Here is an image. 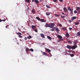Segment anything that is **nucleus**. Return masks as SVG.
Segmentation results:
<instances>
[{
	"instance_id": "nucleus-24",
	"label": "nucleus",
	"mask_w": 80,
	"mask_h": 80,
	"mask_svg": "<svg viewBox=\"0 0 80 80\" xmlns=\"http://www.w3.org/2000/svg\"><path fill=\"white\" fill-rule=\"evenodd\" d=\"M79 24H80V23L78 22L75 23V25H79Z\"/></svg>"
},
{
	"instance_id": "nucleus-29",
	"label": "nucleus",
	"mask_w": 80,
	"mask_h": 80,
	"mask_svg": "<svg viewBox=\"0 0 80 80\" xmlns=\"http://www.w3.org/2000/svg\"><path fill=\"white\" fill-rule=\"evenodd\" d=\"M42 53L44 55H47V53L46 52H43Z\"/></svg>"
},
{
	"instance_id": "nucleus-32",
	"label": "nucleus",
	"mask_w": 80,
	"mask_h": 80,
	"mask_svg": "<svg viewBox=\"0 0 80 80\" xmlns=\"http://www.w3.org/2000/svg\"><path fill=\"white\" fill-rule=\"evenodd\" d=\"M30 51H31V52H33L34 50L32 48H31L30 49Z\"/></svg>"
},
{
	"instance_id": "nucleus-37",
	"label": "nucleus",
	"mask_w": 80,
	"mask_h": 80,
	"mask_svg": "<svg viewBox=\"0 0 80 80\" xmlns=\"http://www.w3.org/2000/svg\"><path fill=\"white\" fill-rule=\"evenodd\" d=\"M35 32H38V30H37V29H35L34 30Z\"/></svg>"
},
{
	"instance_id": "nucleus-1",
	"label": "nucleus",
	"mask_w": 80,
	"mask_h": 80,
	"mask_svg": "<svg viewBox=\"0 0 80 80\" xmlns=\"http://www.w3.org/2000/svg\"><path fill=\"white\" fill-rule=\"evenodd\" d=\"M50 24L51 28H55V27H53V26H55V24L54 23H50Z\"/></svg>"
},
{
	"instance_id": "nucleus-58",
	"label": "nucleus",
	"mask_w": 80,
	"mask_h": 80,
	"mask_svg": "<svg viewBox=\"0 0 80 80\" xmlns=\"http://www.w3.org/2000/svg\"><path fill=\"white\" fill-rule=\"evenodd\" d=\"M78 22H80V20H79Z\"/></svg>"
},
{
	"instance_id": "nucleus-15",
	"label": "nucleus",
	"mask_w": 80,
	"mask_h": 80,
	"mask_svg": "<svg viewBox=\"0 0 80 80\" xmlns=\"http://www.w3.org/2000/svg\"><path fill=\"white\" fill-rule=\"evenodd\" d=\"M73 9H72V10H71V11H70V14L71 15H73Z\"/></svg>"
},
{
	"instance_id": "nucleus-4",
	"label": "nucleus",
	"mask_w": 80,
	"mask_h": 80,
	"mask_svg": "<svg viewBox=\"0 0 80 80\" xmlns=\"http://www.w3.org/2000/svg\"><path fill=\"white\" fill-rule=\"evenodd\" d=\"M31 28L33 30H34L37 28V26H36L32 25L31 26Z\"/></svg>"
},
{
	"instance_id": "nucleus-11",
	"label": "nucleus",
	"mask_w": 80,
	"mask_h": 80,
	"mask_svg": "<svg viewBox=\"0 0 80 80\" xmlns=\"http://www.w3.org/2000/svg\"><path fill=\"white\" fill-rule=\"evenodd\" d=\"M41 37H42V38H45V36L43 34H41Z\"/></svg>"
},
{
	"instance_id": "nucleus-18",
	"label": "nucleus",
	"mask_w": 80,
	"mask_h": 80,
	"mask_svg": "<svg viewBox=\"0 0 80 80\" xmlns=\"http://www.w3.org/2000/svg\"><path fill=\"white\" fill-rule=\"evenodd\" d=\"M68 9L69 11H70L72 10V9H71V8H70V7H68Z\"/></svg>"
},
{
	"instance_id": "nucleus-30",
	"label": "nucleus",
	"mask_w": 80,
	"mask_h": 80,
	"mask_svg": "<svg viewBox=\"0 0 80 80\" xmlns=\"http://www.w3.org/2000/svg\"><path fill=\"white\" fill-rule=\"evenodd\" d=\"M17 34L18 35H22V34L20 32H18V33H17Z\"/></svg>"
},
{
	"instance_id": "nucleus-48",
	"label": "nucleus",
	"mask_w": 80,
	"mask_h": 80,
	"mask_svg": "<svg viewBox=\"0 0 80 80\" xmlns=\"http://www.w3.org/2000/svg\"><path fill=\"white\" fill-rule=\"evenodd\" d=\"M60 2H63V0H59Z\"/></svg>"
},
{
	"instance_id": "nucleus-27",
	"label": "nucleus",
	"mask_w": 80,
	"mask_h": 80,
	"mask_svg": "<svg viewBox=\"0 0 80 80\" xmlns=\"http://www.w3.org/2000/svg\"><path fill=\"white\" fill-rule=\"evenodd\" d=\"M25 2H28V3H30V0H25Z\"/></svg>"
},
{
	"instance_id": "nucleus-8",
	"label": "nucleus",
	"mask_w": 80,
	"mask_h": 80,
	"mask_svg": "<svg viewBox=\"0 0 80 80\" xmlns=\"http://www.w3.org/2000/svg\"><path fill=\"white\" fill-rule=\"evenodd\" d=\"M67 48H68V49H72V46H70L69 45H68L67 46Z\"/></svg>"
},
{
	"instance_id": "nucleus-23",
	"label": "nucleus",
	"mask_w": 80,
	"mask_h": 80,
	"mask_svg": "<svg viewBox=\"0 0 80 80\" xmlns=\"http://www.w3.org/2000/svg\"><path fill=\"white\" fill-rule=\"evenodd\" d=\"M46 15H47V16L50 15V12H46Z\"/></svg>"
},
{
	"instance_id": "nucleus-47",
	"label": "nucleus",
	"mask_w": 80,
	"mask_h": 80,
	"mask_svg": "<svg viewBox=\"0 0 80 80\" xmlns=\"http://www.w3.org/2000/svg\"><path fill=\"white\" fill-rule=\"evenodd\" d=\"M62 15H65V13H64V12H62Z\"/></svg>"
},
{
	"instance_id": "nucleus-34",
	"label": "nucleus",
	"mask_w": 80,
	"mask_h": 80,
	"mask_svg": "<svg viewBox=\"0 0 80 80\" xmlns=\"http://www.w3.org/2000/svg\"><path fill=\"white\" fill-rule=\"evenodd\" d=\"M77 42H75L73 44L74 45H77Z\"/></svg>"
},
{
	"instance_id": "nucleus-44",
	"label": "nucleus",
	"mask_w": 80,
	"mask_h": 80,
	"mask_svg": "<svg viewBox=\"0 0 80 80\" xmlns=\"http://www.w3.org/2000/svg\"><path fill=\"white\" fill-rule=\"evenodd\" d=\"M68 43H72V42L70 41H68Z\"/></svg>"
},
{
	"instance_id": "nucleus-54",
	"label": "nucleus",
	"mask_w": 80,
	"mask_h": 80,
	"mask_svg": "<svg viewBox=\"0 0 80 80\" xmlns=\"http://www.w3.org/2000/svg\"><path fill=\"white\" fill-rule=\"evenodd\" d=\"M42 1H43V0H40V2H42Z\"/></svg>"
},
{
	"instance_id": "nucleus-26",
	"label": "nucleus",
	"mask_w": 80,
	"mask_h": 80,
	"mask_svg": "<svg viewBox=\"0 0 80 80\" xmlns=\"http://www.w3.org/2000/svg\"><path fill=\"white\" fill-rule=\"evenodd\" d=\"M55 15L56 17H60V15H58L57 14H55Z\"/></svg>"
},
{
	"instance_id": "nucleus-45",
	"label": "nucleus",
	"mask_w": 80,
	"mask_h": 80,
	"mask_svg": "<svg viewBox=\"0 0 80 80\" xmlns=\"http://www.w3.org/2000/svg\"><path fill=\"white\" fill-rule=\"evenodd\" d=\"M2 22H5V21H6V19L2 20Z\"/></svg>"
},
{
	"instance_id": "nucleus-21",
	"label": "nucleus",
	"mask_w": 80,
	"mask_h": 80,
	"mask_svg": "<svg viewBox=\"0 0 80 80\" xmlns=\"http://www.w3.org/2000/svg\"><path fill=\"white\" fill-rule=\"evenodd\" d=\"M61 17L62 18H64V17H65V16H62V15L61 14L60 15Z\"/></svg>"
},
{
	"instance_id": "nucleus-2",
	"label": "nucleus",
	"mask_w": 80,
	"mask_h": 80,
	"mask_svg": "<svg viewBox=\"0 0 80 80\" xmlns=\"http://www.w3.org/2000/svg\"><path fill=\"white\" fill-rule=\"evenodd\" d=\"M58 38L59 39V41H63V39L62 38V37L61 36V35H58Z\"/></svg>"
},
{
	"instance_id": "nucleus-51",
	"label": "nucleus",
	"mask_w": 80,
	"mask_h": 80,
	"mask_svg": "<svg viewBox=\"0 0 80 80\" xmlns=\"http://www.w3.org/2000/svg\"><path fill=\"white\" fill-rule=\"evenodd\" d=\"M8 27V26H6V28H7Z\"/></svg>"
},
{
	"instance_id": "nucleus-39",
	"label": "nucleus",
	"mask_w": 80,
	"mask_h": 80,
	"mask_svg": "<svg viewBox=\"0 0 80 80\" xmlns=\"http://www.w3.org/2000/svg\"><path fill=\"white\" fill-rule=\"evenodd\" d=\"M53 2H54L56 3V2H57V0H54Z\"/></svg>"
},
{
	"instance_id": "nucleus-36",
	"label": "nucleus",
	"mask_w": 80,
	"mask_h": 80,
	"mask_svg": "<svg viewBox=\"0 0 80 80\" xmlns=\"http://www.w3.org/2000/svg\"><path fill=\"white\" fill-rule=\"evenodd\" d=\"M74 13H75V14H76L77 13V12L76 11V10H75L74 11Z\"/></svg>"
},
{
	"instance_id": "nucleus-14",
	"label": "nucleus",
	"mask_w": 80,
	"mask_h": 80,
	"mask_svg": "<svg viewBox=\"0 0 80 80\" xmlns=\"http://www.w3.org/2000/svg\"><path fill=\"white\" fill-rule=\"evenodd\" d=\"M68 55H70V57H74V54H69Z\"/></svg>"
},
{
	"instance_id": "nucleus-22",
	"label": "nucleus",
	"mask_w": 80,
	"mask_h": 80,
	"mask_svg": "<svg viewBox=\"0 0 80 80\" xmlns=\"http://www.w3.org/2000/svg\"><path fill=\"white\" fill-rule=\"evenodd\" d=\"M47 38L49 39V40H52V38H51V37L49 36H47Z\"/></svg>"
},
{
	"instance_id": "nucleus-25",
	"label": "nucleus",
	"mask_w": 80,
	"mask_h": 80,
	"mask_svg": "<svg viewBox=\"0 0 80 80\" xmlns=\"http://www.w3.org/2000/svg\"><path fill=\"white\" fill-rule=\"evenodd\" d=\"M27 38H28V39H30V38H32V36H31L30 35H29V36L27 37Z\"/></svg>"
},
{
	"instance_id": "nucleus-7",
	"label": "nucleus",
	"mask_w": 80,
	"mask_h": 80,
	"mask_svg": "<svg viewBox=\"0 0 80 80\" xmlns=\"http://www.w3.org/2000/svg\"><path fill=\"white\" fill-rule=\"evenodd\" d=\"M77 18V17H73L71 18V20H72V22L74 20H75Z\"/></svg>"
},
{
	"instance_id": "nucleus-38",
	"label": "nucleus",
	"mask_w": 80,
	"mask_h": 80,
	"mask_svg": "<svg viewBox=\"0 0 80 80\" xmlns=\"http://www.w3.org/2000/svg\"><path fill=\"white\" fill-rule=\"evenodd\" d=\"M29 49L28 48H27L26 49V51H28L29 50Z\"/></svg>"
},
{
	"instance_id": "nucleus-55",
	"label": "nucleus",
	"mask_w": 80,
	"mask_h": 80,
	"mask_svg": "<svg viewBox=\"0 0 80 80\" xmlns=\"http://www.w3.org/2000/svg\"><path fill=\"white\" fill-rule=\"evenodd\" d=\"M68 52H71V51H68Z\"/></svg>"
},
{
	"instance_id": "nucleus-57",
	"label": "nucleus",
	"mask_w": 80,
	"mask_h": 80,
	"mask_svg": "<svg viewBox=\"0 0 80 80\" xmlns=\"http://www.w3.org/2000/svg\"><path fill=\"white\" fill-rule=\"evenodd\" d=\"M65 15H66V16H67V14H65Z\"/></svg>"
},
{
	"instance_id": "nucleus-41",
	"label": "nucleus",
	"mask_w": 80,
	"mask_h": 80,
	"mask_svg": "<svg viewBox=\"0 0 80 80\" xmlns=\"http://www.w3.org/2000/svg\"><path fill=\"white\" fill-rule=\"evenodd\" d=\"M72 52L73 53H75V51H72Z\"/></svg>"
},
{
	"instance_id": "nucleus-13",
	"label": "nucleus",
	"mask_w": 80,
	"mask_h": 80,
	"mask_svg": "<svg viewBox=\"0 0 80 80\" xmlns=\"http://www.w3.org/2000/svg\"><path fill=\"white\" fill-rule=\"evenodd\" d=\"M46 50L48 53H50V52H51V51L49 49L46 48Z\"/></svg>"
},
{
	"instance_id": "nucleus-40",
	"label": "nucleus",
	"mask_w": 80,
	"mask_h": 80,
	"mask_svg": "<svg viewBox=\"0 0 80 80\" xmlns=\"http://www.w3.org/2000/svg\"><path fill=\"white\" fill-rule=\"evenodd\" d=\"M54 28H52V29H51L50 30H51V31H54Z\"/></svg>"
},
{
	"instance_id": "nucleus-6",
	"label": "nucleus",
	"mask_w": 80,
	"mask_h": 80,
	"mask_svg": "<svg viewBox=\"0 0 80 80\" xmlns=\"http://www.w3.org/2000/svg\"><path fill=\"white\" fill-rule=\"evenodd\" d=\"M78 47L77 45L72 46V50H74L76 48H77Z\"/></svg>"
},
{
	"instance_id": "nucleus-52",
	"label": "nucleus",
	"mask_w": 80,
	"mask_h": 80,
	"mask_svg": "<svg viewBox=\"0 0 80 80\" xmlns=\"http://www.w3.org/2000/svg\"><path fill=\"white\" fill-rule=\"evenodd\" d=\"M2 21V20L0 19V22H1Z\"/></svg>"
},
{
	"instance_id": "nucleus-33",
	"label": "nucleus",
	"mask_w": 80,
	"mask_h": 80,
	"mask_svg": "<svg viewBox=\"0 0 80 80\" xmlns=\"http://www.w3.org/2000/svg\"><path fill=\"white\" fill-rule=\"evenodd\" d=\"M18 37H19V38H23V36H21L20 35H19L18 36Z\"/></svg>"
},
{
	"instance_id": "nucleus-12",
	"label": "nucleus",
	"mask_w": 80,
	"mask_h": 80,
	"mask_svg": "<svg viewBox=\"0 0 80 80\" xmlns=\"http://www.w3.org/2000/svg\"><path fill=\"white\" fill-rule=\"evenodd\" d=\"M34 2L37 4H38V3H39V2L38 1V0H35Z\"/></svg>"
},
{
	"instance_id": "nucleus-9",
	"label": "nucleus",
	"mask_w": 80,
	"mask_h": 80,
	"mask_svg": "<svg viewBox=\"0 0 80 80\" xmlns=\"http://www.w3.org/2000/svg\"><path fill=\"white\" fill-rule=\"evenodd\" d=\"M65 36H66L67 38H68L69 37H70V35H69V34H68V33L67 32Z\"/></svg>"
},
{
	"instance_id": "nucleus-31",
	"label": "nucleus",
	"mask_w": 80,
	"mask_h": 80,
	"mask_svg": "<svg viewBox=\"0 0 80 80\" xmlns=\"http://www.w3.org/2000/svg\"><path fill=\"white\" fill-rule=\"evenodd\" d=\"M62 30H66V28H62Z\"/></svg>"
},
{
	"instance_id": "nucleus-3",
	"label": "nucleus",
	"mask_w": 80,
	"mask_h": 80,
	"mask_svg": "<svg viewBox=\"0 0 80 80\" xmlns=\"http://www.w3.org/2000/svg\"><path fill=\"white\" fill-rule=\"evenodd\" d=\"M64 12L65 13H68V10L66 8H63Z\"/></svg>"
},
{
	"instance_id": "nucleus-17",
	"label": "nucleus",
	"mask_w": 80,
	"mask_h": 80,
	"mask_svg": "<svg viewBox=\"0 0 80 80\" xmlns=\"http://www.w3.org/2000/svg\"><path fill=\"white\" fill-rule=\"evenodd\" d=\"M56 32L57 33H59V29L58 28H56Z\"/></svg>"
},
{
	"instance_id": "nucleus-16",
	"label": "nucleus",
	"mask_w": 80,
	"mask_h": 80,
	"mask_svg": "<svg viewBox=\"0 0 80 80\" xmlns=\"http://www.w3.org/2000/svg\"><path fill=\"white\" fill-rule=\"evenodd\" d=\"M36 19H37V20H38L39 21H40V20H41V19H40L39 17H36Z\"/></svg>"
},
{
	"instance_id": "nucleus-28",
	"label": "nucleus",
	"mask_w": 80,
	"mask_h": 80,
	"mask_svg": "<svg viewBox=\"0 0 80 80\" xmlns=\"http://www.w3.org/2000/svg\"><path fill=\"white\" fill-rule=\"evenodd\" d=\"M46 6L47 7V8H50V6H48V5H46Z\"/></svg>"
},
{
	"instance_id": "nucleus-43",
	"label": "nucleus",
	"mask_w": 80,
	"mask_h": 80,
	"mask_svg": "<svg viewBox=\"0 0 80 80\" xmlns=\"http://www.w3.org/2000/svg\"><path fill=\"white\" fill-rule=\"evenodd\" d=\"M68 22H69V23H71L72 22V21L71 20H69L68 21Z\"/></svg>"
},
{
	"instance_id": "nucleus-56",
	"label": "nucleus",
	"mask_w": 80,
	"mask_h": 80,
	"mask_svg": "<svg viewBox=\"0 0 80 80\" xmlns=\"http://www.w3.org/2000/svg\"><path fill=\"white\" fill-rule=\"evenodd\" d=\"M50 55H52V54H51V53H50Z\"/></svg>"
},
{
	"instance_id": "nucleus-50",
	"label": "nucleus",
	"mask_w": 80,
	"mask_h": 80,
	"mask_svg": "<svg viewBox=\"0 0 80 80\" xmlns=\"http://www.w3.org/2000/svg\"><path fill=\"white\" fill-rule=\"evenodd\" d=\"M32 2H35V0H32Z\"/></svg>"
},
{
	"instance_id": "nucleus-46",
	"label": "nucleus",
	"mask_w": 80,
	"mask_h": 80,
	"mask_svg": "<svg viewBox=\"0 0 80 80\" xmlns=\"http://www.w3.org/2000/svg\"><path fill=\"white\" fill-rule=\"evenodd\" d=\"M24 39H25V40H27V37H25Z\"/></svg>"
},
{
	"instance_id": "nucleus-49",
	"label": "nucleus",
	"mask_w": 80,
	"mask_h": 80,
	"mask_svg": "<svg viewBox=\"0 0 80 80\" xmlns=\"http://www.w3.org/2000/svg\"><path fill=\"white\" fill-rule=\"evenodd\" d=\"M78 13H80V10L78 12Z\"/></svg>"
},
{
	"instance_id": "nucleus-35",
	"label": "nucleus",
	"mask_w": 80,
	"mask_h": 80,
	"mask_svg": "<svg viewBox=\"0 0 80 80\" xmlns=\"http://www.w3.org/2000/svg\"><path fill=\"white\" fill-rule=\"evenodd\" d=\"M58 25H59V26L60 27H62V24H61L59 23H58Z\"/></svg>"
},
{
	"instance_id": "nucleus-20",
	"label": "nucleus",
	"mask_w": 80,
	"mask_h": 80,
	"mask_svg": "<svg viewBox=\"0 0 80 80\" xmlns=\"http://www.w3.org/2000/svg\"><path fill=\"white\" fill-rule=\"evenodd\" d=\"M33 13V14H34V13H35V10L32 9L31 11Z\"/></svg>"
},
{
	"instance_id": "nucleus-19",
	"label": "nucleus",
	"mask_w": 80,
	"mask_h": 80,
	"mask_svg": "<svg viewBox=\"0 0 80 80\" xmlns=\"http://www.w3.org/2000/svg\"><path fill=\"white\" fill-rule=\"evenodd\" d=\"M76 10H80V7H77L76 8Z\"/></svg>"
},
{
	"instance_id": "nucleus-53",
	"label": "nucleus",
	"mask_w": 80,
	"mask_h": 80,
	"mask_svg": "<svg viewBox=\"0 0 80 80\" xmlns=\"http://www.w3.org/2000/svg\"><path fill=\"white\" fill-rule=\"evenodd\" d=\"M20 42H22V40L21 39H20Z\"/></svg>"
},
{
	"instance_id": "nucleus-42",
	"label": "nucleus",
	"mask_w": 80,
	"mask_h": 80,
	"mask_svg": "<svg viewBox=\"0 0 80 80\" xmlns=\"http://www.w3.org/2000/svg\"><path fill=\"white\" fill-rule=\"evenodd\" d=\"M69 30H70V31H71V30H72V28H69Z\"/></svg>"
},
{
	"instance_id": "nucleus-10",
	"label": "nucleus",
	"mask_w": 80,
	"mask_h": 80,
	"mask_svg": "<svg viewBox=\"0 0 80 80\" xmlns=\"http://www.w3.org/2000/svg\"><path fill=\"white\" fill-rule=\"evenodd\" d=\"M40 22H46V20L44 19H41Z\"/></svg>"
},
{
	"instance_id": "nucleus-5",
	"label": "nucleus",
	"mask_w": 80,
	"mask_h": 80,
	"mask_svg": "<svg viewBox=\"0 0 80 80\" xmlns=\"http://www.w3.org/2000/svg\"><path fill=\"white\" fill-rule=\"evenodd\" d=\"M45 27L46 28H47V27H49L50 28V24H48L47 23H46L45 25Z\"/></svg>"
}]
</instances>
